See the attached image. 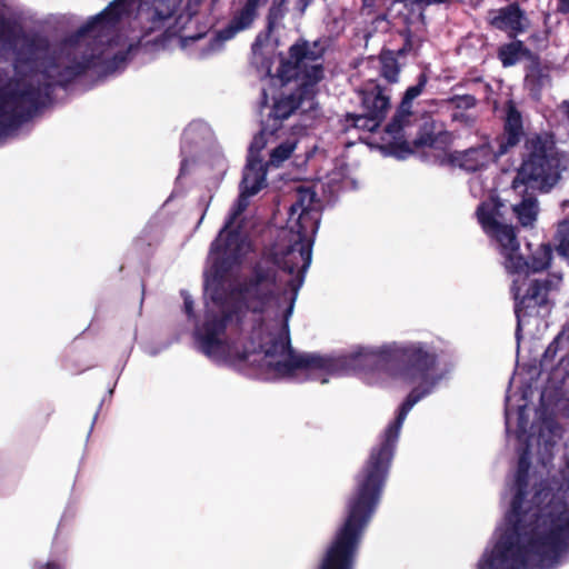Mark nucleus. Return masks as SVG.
Segmentation results:
<instances>
[{
  "mask_svg": "<svg viewBox=\"0 0 569 569\" xmlns=\"http://www.w3.org/2000/svg\"><path fill=\"white\" fill-rule=\"evenodd\" d=\"M273 44L268 34H259L252 44V63L263 79L262 103L273 100L271 114L287 119L296 109L303 112L317 108L315 100L317 83L323 78L320 62L322 49L315 42L291 46L289 58H277L278 67L272 73Z\"/></svg>",
  "mask_w": 569,
  "mask_h": 569,
  "instance_id": "nucleus-3",
  "label": "nucleus"
},
{
  "mask_svg": "<svg viewBox=\"0 0 569 569\" xmlns=\"http://www.w3.org/2000/svg\"><path fill=\"white\" fill-rule=\"evenodd\" d=\"M379 61L381 76L389 82H397L400 69L395 53L390 50H383L379 56Z\"/></svg>",
  "mask_w": 569,
  "mask_h": 569,
  "instance_id": "nucleus-19",
  "label": "nucleus"
},
{
  "mask_svg": "<svg viewBox=\"0 0 569 569\" xmlns=\"http://www.w3.org/2000/svg\"><path fill=\"white\" fill-rule=\"evenodd\" d=\"M529 154L521 164L517 177L512 181V190L521 197L512 204V212L519 224L532 228L538 219L539 206L536 197L529 189L548 190L561 178L568 169L569 157L560 152L550 138H535L528 142Z\"/></svg>",
  "mask_w": 569,
  "mask_h": 569,
  "instance_id": "nucleus-5",
  "label": "nucleus"
},
{
  "mask_svg": "<svg viewBox=\"0 0 569 569\" xmlns=\"http://www.w3.org/2000/svg\"><path fill=\"white\" fill-rule=\"evenodd\" d=\"M184 309H186V312L191 316V312H192V301L187 297L184 298Z\"/></svg>",
  "mask_w": 569,
  "mask_h": 569,
  "instance_id": "nucleus-24",
  "label": "nucleus"
},
{
  "mask_svg": "<svg viewBox=\"0 0 569 569\" xmlns=\"http://www.w3.org/2000/svg\"><path fill=\"white\" fill-rule=\"evenodd\" d=\"M523 436V432L522 430L521 431H517V438L520 440Z\"/></svg>",
  "mask_w": 569,
  "mask_h": 569,
  "instance_id": "nucleus-27",
  "label": "nucleus"
},
{
  "mask_svg": "<svg viewBox=\"0 0 569 569\" xmlns=\"http://www.w3.org/2000/svg\"><path fill=\"white\" fill-rule=\"evenodd\" d=\"M512 409L509 405V398H507V405H506V410H505V416H506V429H507V433L510 435L511 433V419H512Z\"/></svg>",
  "mask_w": 569,
  "mask_h": 569,
  "instance_id": "nucleus-22",
  "label": "nucleus"
},
{
  "mask_svg": "<svg viewBox=\"0 0 569 569\" xmlns=\"http://www.w3.org/2000/svg\"><path fill=\"white\" fill-rule=\"evenodd\" d=\"M551 259H552V249H551L550 244L541 243L540 246H538V248L532 252L530 261L526 260V262L529 266V276L532 272L543 271L547 268H549V266L551 263ZM553 277H559L560 281L562 280V278L560 276L553 274ZM551 278H552V276L550 278H546V280H550ZM528 279H529V282L530 281L542 282V280L530 279V277ZM543 281H545V279H543Z\"/></svg>",
  "mask_w": 569,
  "mask_h": 569,
  "instance_id": "nucleus-16",
  "label": "nucleus"
},
{
  "mask_svg": "<svg viewBox=\"0 0 569 569\" xmlns=\"http://www.w3.org/2000/svg\"><path fill=\"white\" fill-rule=\"evenodd\" d=\"M522 56V44L512 42L502 47L499 51V58L505 67L515 64Z\"/></svg>",
  "mask_w": 569,
  "mask_h": 569,
  "instance_id": "nucleus-21",
  "label": "nucleus"
},
{
  "mask_svg": "<svg viewBox=\"0 0 569 569\" xmlns=\"http://www.w3.org/2000/svg\"><path fill=\"white\" fill-rule=\"evenodd\" d=\"M177 0H154L152 8L139 6V17L151 21L150 29H157L170 20L176 10Z\"/></svg>",
  "mask_w": 569,
  "mask_h": 569,
  "instance_id": "nucleus-12",
  "label": "nucleus"
},
{
  "mask_svg": "<svg viewBox=\"0 0 569 569\" xmlns=\"http://www.w3.org/2000/svg\"><path fill=\"white\" fill-rule=\"evenodd\" d=\"M137 3L138 0H114L77 33L52 48L42 41L30 44L34 68L29 81L64 84L89 69L98 68L106 73L117 70L131 44L118 34L116 23Z\"/></svg>",
  "mask_w": 569,
  "mask_h": 569,
  "instance_id": "nucleus-2",
  "label": "nucleus"
},
{
  "mask_svg": "<svg viewBox=\"0 0 569 569\" xmlns=\"http://www.w3.org/2000/svg\"><path fill=\"white\" fill-rule=\"evenodd\" d=\"M46 569H61V568L57 563L49 562V563H47Z\"/></svg>",
  "mask_w": 569,
  "mask_h": 569,
  "instance_id": "nucleus-25",
  "label": "nucleus"
},
{
  "mask_svg": "<svg viewBox=\"0 0 569 569\" xmlns=\"http://www.w3.org/2000/svg\"><path fill=\"white\" fill-rule=\"evenodd\" d=\"M262 133H264V139L267 141L266 147L270 144L269 160L264 162L268 168H279L282 166L284 161L291 158L300 141L296 133L281 137L273 136V133L268 130H262L259 134Z\"/></svg>",
  "mask_w": 569,
  "mask_h": 569,
  "instance_id": "nucleus-10",
  "label": "nucleus"
},
{
  "mask_svg": "<svg viewBox=\"0 0 569 569\" xmlns=\"http://www.w3.org/2000/svg\"><path fill=\"white\" fill-rule=\"evenodd\" d=\"M529 462L519 459L515 486L511 488V511L506 528L498 527L491 550L483 553L478 569H527L529 563L543 567L545 559L557 553L569 538L568 503L549 490L535 493L532 505L525 502Z\"/></svg>",
  "mask_w": 569,
  "mask_h": 569,
  "instance_id": "nucleus-1",
  "label": "nucleus"
},
{
  "mask_svg": "<svg viewBox=\"0 0 569 569\" xmlns=\"http://www.w3.org/2000/svg\"><path fill=\"white\" fill-rule=\"evenodd\" d=\"M502 207V202L491 199L490 202L480 203L476 214L482 230L502 257V266L511 282L510 290L515 299L518 320L517 337H519L521 327L529 318L545 317L551 311V296L559 289L560 278L552 277L542 282H529V266L520 253V243L515 228L503 222Z\"/></svg>",
  "mask_w": 569,
  "mask_h": 569,
  "instance_id": "nucleus-4",
  "label": "nucleus"
},
{
  "mask_svg": "<svg viewBox=\"0 0 569 569\" xmlns=\"http://www.w3.org/2000/svg\"><path fill=\"white\" fill-rule=\"evenodd\" d=\"M422 87L423 83H419L407 89L400 108L386 129L383 141L389 147V153L398 159H406L416 149L433 143V136L429 126H426L423 133L415 138L412 142L407 141L406 134L402 132L409 123L411 101L421 93Z\"/></svg>",
  "mask_w": 569,
  "mask_h": 569,
  "instance_id": "nucleus-7",
  "label": "nucleus"
},
{
  "mask_svg": "<svg viewBox=\"0 0 569 569\" xmlns=\"http://www.w3.org/2000/svg\"><path fill=\"white\" fill-rule=\"evenodd\" d=\"M34 90H13L11 84L0 89V118L14 112L24 101L32 100Z\"/></svg>",
  "mask_w": 569,
  "mask_h": 569,
  "instance_id": "nucleus-15",
  "label": "nucleus"
},
{
  "mask_svg": "<svg viewBox=\"0 0 569 569\" xmlns=\"http://www.w3.org/2000/svg\"><path fill=\"white\" fill-rule=\"evenodd\" d=\"M496 159V152L489 144H481L466 151L455 152L450 154L452 164L466 171H482L488 164Z\"/></svg>",
  "mask_w": 569,
  "mask_h": 569,
  "instance_id": "nucleus-11",
  "label": "nucleus"
},
{
  "mask_svg": "<svg viewBox=\"0 0 569 569\" xmlns=\"http://www.w3.org/2000/svg\"><path fill=\"white\" fill-rule=\"evenodd\" d=\"M363 114L350 116L356 128L373 131L386 118L390 108V98L380 86H373L362 92Z\"/></svg>",
  "mask_w": 569,
  "mask_h": 569,
  "instance_id": "nucleus-9",
  "label": "nucleus"
},
{
  "mask_svg": "<svg viewBox=\"0 0 569 569\" xmlns=\"http://www.w3.org/2000/svg\"><path fill=\"white\" fill-rule=\"evenodd\" d=\"M264 133L257 134L249 148L248 163L244 168L242 188L230 216L211 246L209 262L214 274L238 262L250 250V243L233 230L238 217L249 204V197L259 192L266 186L267 166L260 152L266 148Z\"/></svg>",
  "mask_w": 569,
  "mask_h": 569,
  "instance_id": "nucleus-6",
  "label": "nucleus"
},
{
  "mask_svg": "<svg viewBox=\"0 0 569 569\" xmlns=\"http://www.w3.org/2000/svg\"><path fill=\"white\" fill-rule=\"evenodd\" d=\"M523 20L522 11L518 7L510 6L491 17L490 23L501 30L520 32L525 29Z\"/></svg>",
  "mask_w": 569,
  "mask_h": 569,
  "instance_id": "nucleus-14",
  "label": "nucleus"
},
{
  "mask_svg": "<svg viewBox=\"0 0 569 569\" xmlns=\"http://www.w3.org/2000/svg\"><path fill=\"white\" fill-rule=\"evenodd\" d=\"M469 188L471 194L476 198H483L488 194V200H485V202H490L491 199H495L497 202H501L493 194L496 189L495 180L490 177H483L482 172L471 177L469 180ZM481 203H483V201Z\"/></svg>",
  "mask_w": 569,
  "mask_h": 569,
  "instance_id": "nucleus-18",
  "label": "nucleus"
},
{
  "mask_svg": "<svg viewBox=\"0 0 569 569\" xmlns=\"http://www.w3.org/2000/svg\"><path fill=\"white\" fill-rule=\"evenodd\" d=\"M211 138V131L206 123L192 122L183 132V144H182V162L181 171L183 172L188 163V149L191 144H196L198 148H202L207 141Z\"/></svg>",
  "mask_w": 569,
  "mask_h": 569,
  "instance_id": "nucleus-13",
  "label": "nucleus"
},
{
  "mask_svg": "<svg viewBox=\"0 0 569 569\" xmlns=\"http://www.w3.org/2000/svg\"><path fill=\"white\" fill-rule=\"evenodd\" d=\"M256 0H248L241 12L233 19L230 26L217 36L207 38L206 34L182 37L180 47L189 50L190 54L202 58L218 51L226 40L231 39L237 32L248 28L256 17Z\"/></svg>",
  "mask_w": 569,
  "mask_h": 569,
  "instance_id": "nucleus-8",
  "label": "nucleus"
},
{
  "mask_svg": "<svg viewBox=\"0 0 569 569\" xmlns=\"http://www.w3.org/2000/svg\"><path fill=\"white\" fill-rule=\"evenodd\" d=\"M559 10L561 12H569V0H559Z\"/></svg>",
  "mask_w": 569,
  "mask_h": 569,
  "instance_id": "nucleus-23",
  "label": "nucleus"
},
{
  "mask_svg": "<svg viewBox=\"0 0 569 569\" xmlns=\"http://www.w3.org/2000/svg\"><path fill=\"white\" fill-rule=\"evenodd\" d=\"M506 134H507V143L500 144L499 154H502L507 151L508 147L515 146L521 136V117L520 113L512 107L509 106L507 119H506Z\"/></svg>",
  "mask_w": 569,
  "mask_h": 569,
  "instance_id": "nucleus-17",
  "label": "nucleus"
},
{
  "mask_svg": "<svg viewBox=\"0 0 569 569\" xmlns=\"http://www.w3.org/2000/svg\"><path fill=\"white\" fill-rule=\"evenodd\" d=\"M523 412H525V407L523 406L519 407V410L517 412V416H518L519 420L522 419Z\"/></svg>",
  "mask_w": 569,
  "mask_h": 569,
  "instance_id": "nucleus-26",
  "label": "nucleus"
},
{
  "mask_svg": "<svg viewBox=\"0 0 569 569\" xmlns=\"http://www.w3.org/2000/svg\"><path fill=\"white\" fill-rule=\"evenodd\" d=\"M555 241L558 253L569 261V219L558 223Z\"/></svg>",
  "mask_w": 569,
  "mask_h": 569,
  "instance_id": "nucleus-20",
  "label": "nucleus"
}]
</instances>
